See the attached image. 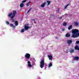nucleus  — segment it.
<instances>
[{
    "mask_svg": "<svg viewBox=\"0 0 79 79\" xmlns=\"http://www.w3.org/2000/svg\"><path fill=\"white\" fill-rule=\"evenodd\" d=\"M28 24H27V25L28 26Z\"/></svg>",
    "mask_w": 79,
    "mask_h": 79,
    "instance_id": "obj_34",
    "label": "nucleus"
},
{
    "mask_svg": "<svg viewBox=\"0 0 79 79\" xmlns=\"http://www.w3.org/2000/svg\"><path fill=\"white\" fill-rule=\"evenodd\" d=\"M65 36L66 37H69L70 36V35L69 34L67 33L66 35Z\"/></svg>",
    "mask_w": 79,
    "mask_h": 79,
    "instance_id": "obj_13",
    "label": "nucleus"
},
{
    "mask_svg": "<svg viewBox=\"0 0 79 79\" xmlns=\"http://www.w3.org/2000/svg\"><path fill=\"white\" fill-rule=\"evenodd\" d=\"M30 3H31V1H30L26 5L27 6H29V4Z\"/></svg>",
    "mask_w": 79,
    "mask_h": 79,
    "instance_id": "obj_22",
    "label": "nucleus"
},
{
    "mask_svg": "<svg viewBox=\"0 0 79 79\" xmlns=\"http://www.w3.org/2000/svg\"><path fill=\"white\" fill-rule=\"evenodd\" d=\"M15 26H18V22L17 21H15Z\"/></svg>",
    "mask_w": 79,
    "mask_h": 79,
    "instance_id": "obj_18",
    "label": "nucleus"
},
{
    "mask_svg": "<svg viewBox=\"0 0 79 79\" xmlns=\"http://www.w3.org/2000/svg\"><path fill=\"white\" fill-rule=\"evenodd\" d=\"M37 79H40V77H38Z\"/></svg>",
    "mask_w": 79,
    "mask_h": 79,
    "instance_id": "obj_30",
    "label": "nucleus"
},
{
    "mask_svg": "<svg viewBox=\"0 0 79 79\" xmlns=\"http://www.w3.org/2000/svg\"><path fill=\"white\" fill-rule=\"evenodd\" d=\"M79 31L77 29H73L72 31V36L73 38H76L79 37Z\"/></svg>",
    "mask_w": 79,
    "mask_h": 79,
    "instance_id": "obj_1",
    "label": "nucleus"
},
{
    "mask_svg": "<svg viewBox=\"0 0 79 79\" xmlns=\"http://www.w3.org/2000/svg\"><path fill=\"white\" fill-rule=\"evenodd\" d=\"M74 50L73 48H70V49L69 52L70 53H73L74 52Z\"/></svg>",
    "mask_w": 79,
    "mask_h": 79,
    "instance_id": "obj_9",
    "label": "nucleus"
},
{
    "mask_svg": "<svg viewBox=\"0 0 79 79\" xmlns=\"http://www.w3.org/2000/svg\"><path fill=\"white\" fill-rule=\"evenodd\" d=\"M67 23H64L63 24V25L64 26H66Z\"/></svg>",
    "mask_w": 79,
    "mask_h": 79,
    "instance_id": "obj_25",
    "label": "nucleus"
},
{
    "mask_svg": "<svg viewBox=\"0 0 79 79\" xmlns=\"http://www.w3.org/2000/svg\"><path fill=\"white\" fill-rule=\"evenodd\" d=\"M51 66H52V63H50L48 65V67L50 68L51 67Z\"/></svg>",
    "mask_w": 79,
    "mask_h": 79,
    "instance_id": "obj_14",
    "label": "nucleus"
},
{
    "mask_svg": "<svg viewBox=\"0 0 79 79\" xmlns=\"http://www.w3.org/2000/svg\"><path fill=\"white\" fill-rule=\"evenodd\" d=\"M75 48L76 50H79V47L77 46H76Z\"/></svg>",
    "mask_w": 79,
    "mask_h": 79,
    "instance_id": "obj_16",
    "label": "nucleus"
},
{
    "mask_svg": "<svg viewBox=\"0 0 79 79\" xmlns=\"http://www.w3.org/2000/svg\"><path fill=\"white\" fill-rule=\"evenodd\" d=\"M27 0H24L22 2V3H25V2H26Z\"/></svg>",
    "mask_w": 79,
    "mask_h": 79,
    "instance_id": "obj_24",
    "label": "nucleus"
},
{
    "mask_svg": "<svg viewBox=\"0 0 79 79\" xmlns=\"http://www.w3.org/2000/svg\"><path fill=\"white\" fill-rule=\"evenodd\" d=\"M65 15H67V14H65Z\"/></svg>",
    "mask_w": 79,
    "mask_h": 79,
    "instance_id": "obj_32",
    "label": "nucleus"
},
{
    "mask_svg": "<svg viewBox=\"0 0 79 79\" xmlns=\"http://www.w3.org/2000/svg\"><path fill=\"white\" fill-rule=\"evenodd\" d=\"M75 24L76 26H77L79 25L78 23L77 22H75Z\"/></svg>",
    "mask_w": 79,
    "mask_h": 79,
    "instance_id": "obj_21",
    "label": "nucleus"
},
{
    "mask_svg": "<svg viewBox=\"0 0 79 79\" xmlns=\"http://www.w3.org/2000/svg\"><path fill=\"white\" fill-rule=\"evenodd\" d=\"M69 5H70V4H69H69H67V5L65 6V7H64V9H66L67 8V6H69Z\"/></svg>",
    "mask_w": 79,
    "mask_h": 79,
    "instance_id": "obj_19",
    "label": "nucleus"
},
{
    "mask_svg": "<svg viewBox=\"0 0 79 79\" xmlns=\"http://www.w3.org/2000/svg\"><path fill=\"white\" fill-rule=\"evenodd\" d=\"M30 56H31L30 54L28 53L26 54L25 56V57L26 61H28L29 60V58H30Z\"/></svg>",
    "mask_w": 79,
    "mask_h": 79,
    "instance_id": "obj_3",
    "label": "nucleus"
},
{
    "mask_svg": "<svg viewBox=\"0 0 79 79\" xmlns=\"http://www.w3.org/2000/svg\"><path fill=\"white\" fill-rule=\"evenodd\" d=\"M61 18H62V17H60L59 18V19H61Z\"/></svg>",
    "mask_w": 79,
    "mask_h": 79,
    "instance_id": "obj_31",
    "label": "nucleus"
},
{
    "mask_svg": "<svg viewBox=\"0 0 79 79\" xmlns=\"http://www.w3.org/2000/svg\"><path fill=\"white\" fill-rule=\"evenodd\" d=\"M45 3H46V2H44L41 5V6L42 7H44L45 6Z\"/></svg>",
    "mask_w": 79,
    "mask_h": 79,
    "instance_id": "obj_11",
    "label": "nucleus"
},
{
    "mask_svg": "<svg viewBox=\"0 0 79 79\" xmlns=\"http://www.w3.org/2000/svg\"><path fill=\"white\" fill-rule=\"evenodd\" d=\"M30 27H28L27 26H25L24 27V29H22L21 30V32L23 33L24 32V31H27V29H29Z\"/></svg>",
    "mask_w": 79,
    "mask_h": 79,
    "instance_id": "obj_4",
    "label": "nucleus"
},
{
    "mask_svg": "<svg viewBox=\"0 0 79 79\" xmlns=\"http://www.w3.org/2000/svg\"><path fill=\"white\" fill-rule=\"evenodd\" d=\"M16 11L15 10L13 11V13H9L8 15V16L9 17H11V18L12 19H11L12 22L13 23L14 22V19H13L15 17V16H16Z\"/></svg>",
    "mask_w": 79,
    "mask_h": 79,
    "instance_id": "obj_2",
    "label": "nucleus"
},
{
    "mask_svg": "<svg viewBox=\"0 0 79 79\" xmlns=\"http://www.w3.org/2000/svg\"><path fill=\"white\" fill-rule=\"evenodd\" d=\"M44 60H42L40 63V66L41 68H43L44 66Z\"/></svg>",
    "mask_w": 79,
    "mask_h": 79,
    "instance_id": "obj_5",
    "label": "nucleus"
},
{
    "mask_svg": "<svg viewBox=\"0 0 79 79\" xmlns=\"http://www.w3.org/2000/svg\"><path fill=\"white\" fill-rule=\"evenodd\" d=\"M62 31H64V29H62Z\"/></svg>",
    "mask_w": 79,
    "mask_h": 79,
    "instance_id": "obj_29",
    "label": "nucleus"
},
{
    "mask_svg": "<svg viewBox=\"0 0 79 79\" xmlns=\"http://www.w3.org/2000/svg\"><path fill=\"white\" fill-rule=\"evenodd\" d=\"M10 26L11 27H12L13 28H15V26L13 25V24H10Z\"/></svg>",
    "mask_w": 79,
    "mask_h": 79,
    "instance_id": "obj_17",
    "label": "nucleus"
},
{
    "mask_svg": "<svg viewBox=\"0 0 79 79\" xmlns=\"http://www.w3.org/2000/svg\"><path fill=\"white\" fill-rule=\"evenodd\" d=\"M32 63H33V65H35V63L34 62V61H33Z\"/></svg>",
    "mask_w": 79,
    "mask_h": 79,
    "instance_id": "obj_28",
    "label": "nucleus"
},
{
    "mask_svg": "<svg viewBox=\"0 0 79 79\" xmlns=\"http://www.w3.org/2000/svg\"><path fill=\"white\" fill-rule=\"evenodd\" d=\"M47 3H48L47 5H50V4L51 3V2L50 1H47Z\"/></svg>",
    "mask_w": 79,
    "mask_h": 79,
    "instance_id": "obj_20",
    "label": "nucleus"
},
{
    "mask_svg": "<svg viewBox=\"0 0 79 79\" xmlns=\"http://www.w3.org/2000/svg\"><path fill=\"white\" fill-rule=\"evenodd\" d=\"M31 9H32V8L30 9L28 11L27 13H29V12H30V11L31 10Z\"/></svg>",
    "mask_w": 79,
    "mask_h": 79,
    "instance_id": "obj_26",
    "label": "nucleus"
},
{
    "mask_svg": "<svg viewBox=\"0 0 79 79\" xmlns=\"http://www.w3.org/2000/svg\"><path fill=\"white\" fill-rule=\"evenodd\" d=\"M79 59V57H78V56L75 57L74 58V60H77H77H78Z\"/></svg>",
    "mask_w": 79,
    "mask_h": 79,
    "instance_id": "obj_10",
    "label": "nucleus"
},
{
    "mask_svg": "<svg viewBox=\"0 0 79 79\" xmlns=\"http://www.w3.org/2000/svg\"><path fill=\"white\" fill-rule=\"evenodd\" d=\"M27 63L28 64L27 66L29 67V68H31V67H32V65L31 64V62H30V61H28Z\"/></svg>",
    "mask_w": 79,
    "mask_h": 79,
    "instance_id": "obj_7",
    "label": "nucleus"
},
{
    "mask_svg": "<svg viewBox=\"0 0 79 79\" xmlns=\"http://www.w3.org/2000/svg\"><path fill=\"white\" fill-rule=\"evenodd\" d=\"M48 57L49 60H51V61H52V60H53V56H52V55H48Z\"/></svg>",
    "mask_w": 79,
    "mask_h": 79,
    "instance_id": "obj_8",
    "label": "nucleus"
},
{
    "mask_svg": "<svg viewBox=\"0 0 79 79\" xmlns=\"http://www.w3.org/2000/svg\"><path fill=\"white\" fill-rule=\"evenodd\" d=\"M73 41L71 40H68L67 41V44H68L69 45H70V44H72Z\"/></svg>",
    "mask_w": 79,
    "mask_h": 79,
    "instance_id": "obj_6",
    "label": "nucleus"
},
{
    "mask_svg": "<svg viewBox=\"0 0 79 79\" xmlns=\"http://www.w3.org/2000/svg\"><path fill=\"white\" fill-rule=\"evenodd\" d=\"M72 27H73L72 26V25H70L68 28V29L69 30H70V29H72Z\"/></svg>",
    "mask_w": 79,
    "mask_h": 79,
    "instance_id": "obj_15",
    "label": "nucleus"
},
{
    "mask_svg": "<svg viewBox=\"0 0 79 79\" xmlns=\"http://www.w3.org/2000/svg\"><path fill=\"white\" fill-rule=\"evenodd\" d=\"M6 23L7 25H9V24H10V23H9V22L8 21H7L6 22Z\"/></svg>",
    "mask_w": 79,
    "mask_h": 79,
    "instance_id": "obj_23",
    "label": "nucleus"
},
{
    "mask_svg": "<svg viewBox=\"0 0 79 79\" xmlns=\"http://www.w3.org/2000/svg\"><path fill=\"white\" fill-rule=\"evenodd\" d=\"M20 6L21 8H23V7L24 6V3H21L20 5Z\"/></svg>",
    "mask_w": 79,
    "mask_h": 79,
    "instance_id": "obj_12",
    "label": "nucleus"
},
{
    "mask_svg": "<svg viewBox=\"0 0 79 79\" xmlns=\"http://www.w3.org/2000/svg\"><path fill=\"white\" fill-rule=\"evenodd\" d=\"M56 11L57 13H59V9H57L56 10Z\"/></svg>",
    "mask_w": 79,
    "mask_h": 79,
    "instance_id": "obj_27",
    "label": "nucleus"
},
{
    "mask_svg": "<svg viewBox=\"0 0 79 79\" xmlns=\"http://www.w3.org/2000/svg\"><path fill=\"white\" fill-rule=\"evenodd\" d=\"M40 73H41V74H42V72H40Z\"/></svg>",
    "mask_w": 79,
    "mask_h": 79,
    "instance_id": "obj_33",
    "label": "nucleus"
},
{
    "mask_svg": "<svg viewBox=\"0 0 79 79\" xmlns=\"http://www.w3.org/2000/svg\"><path fill=\"white\" fill-rule=\"evenodd\" d=\"M34 21H35V19H34Z\"/></svg>",
    "mask_w": 79,
    "mask_h": 79,
    "instance_id": "obj_35",
    "label": "nucleus"
}]
</instances>
